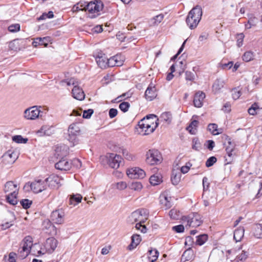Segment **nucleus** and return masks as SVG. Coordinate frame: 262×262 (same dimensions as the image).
Here are the masks:
<instances>
[{"mask_svg":"<svg viewBox=\"0 0 262 262\" xmlns=\"http://www.w3.org/2000/svg\"><path fill=\"white\" fill-rule=\"evenodd\" d=\"M249 19L247 24H245L246 29H250L252 27L255 26L257 23V19L252 14H248Z\"/></svg>","mask_w":262,"mask_h":262,"instance_id":"26","label":"nucleus"},{"mask_svg":"<svg viewBox=\"0 0 262 262\" xmlns=\"http://www.w3.org/2000/svg\"><path fill=\"white\" fill-rule=\"evenodd\" d=\"M96 61L98 66L103 69L107 67V57L102 53H99L96 56Z\"/></svg>","mask_w":262,"mask_h":262,"instance_id":"23","label":"nucleus"},{"mask_svg":"<svg viewBox=\"0 0 262 262\" xmlns=\"http://www.w3.org/2000/svg\"><path fill=\"white\" fill-rule=\"evenodd\" d=\"M163 18H164V15L162 14H160L159 15L156 16L155 17H154L152 18V20H154L153 24L155 25H157V24L161 23L162 21V20H163Z\"/></svg>","mask_w":262,"mask_h":262,"instance_id":"59","label":"nucleus"},{"mask_svg":"<svg viewBox=\"0 0 262 262\" xmlns=\"http://www.w3.org/2000/svg\"><path fill=\"white\" fill-rule=\"evenodd\" d=\"M47 186L51 188H54L58 187V184L60 183V179L58 176L54 174L51 175L48 178L46 179Z\"/></svg>","mask_w":262,"mask_h":262,"instance_id":"17","label":"nucleus"},{"mask_svg":"<svg viewBox=\"0 0 262 262\" xmlns=\"http://www.w3.org/2000/svg\"><path fill=\"white\" fill-rule=\"evenodd\" d=\"M41 106H33L30 107L24 111V117L27 120H33L39 118Z\"/></svg>","mask_w":262,"mask_h":262,"instance_id":"12","label":"nucleus"},{"mask_svg":"<svg viewBox=\"0 0 262 262\" xmlns=\"http://www.w3.org/2000/svg\"><path fill=\"white\" fill-rule=\"evenodd\" d=\"M18 187L13 181L7 182L4 186V191L6 193V199L8 202L12 204L15 205L17 203V195L18 191Z\"/></svg>","mask_w":262,"mask_h":262,"instance_id":"4","label":"nucleus"},{"mask_svg":"<svg viewBox=\"0 0 262 262\" xmlns=\"http://www.w3.org/2000/svg\"><path fill=\"white\" fill-rule=\"evenodd\" d=\"M130 106L128 102H123L119 105V108L123 112H126L128 111V109Z\"/></svg>","mask_w":262,"mask_h":262,"instance_id":"57","label":"nucleus"},{"mask_svg":"<svg viewBox=\"0 0 262 262\" xmlns=\"http://www.w3.org/2000/svg\"><path fill=\"white\" fill-rule=\"evenodd\" d=\"M93 112L94 111L92 109H89L88 110L84 111L83 113V118L86 119L90 118Z\"/></svg>","mask_w":262,"mask_h":262,"instance_id":"62","label":"nucleus"},{"mask_svg":"<svg viewBox=\"0 0 262 262\" xmlns=\"http://www.w3.org/2000/svg\"><path fill=\"white\" fill-rule=\"evenodd\" d=\"M248 256V253L245 251H242V252L241 254H239L238 255L236 256L237 258L243 261L245 260Z\"/></svg>","mask_w":262,"mask_h":262,"instance_id":"60","label":"nucleus"},{"mask_svg":"<svg viewBox=\"0 0 262 262\" xmlns=\"http://www.w3.org/2000/svg\"><path fill=\"white\" fill-rule=\"evenodd\" d=\"M65 213L62 209L53 211L51 215L52 221L57 224H61L64 222Z\"/></svg>","mask_w":262,"mask_h":262,"instance_id":"14","label":"nucleus"},{"mask_svg":"<svg viewBox=\"0 0 262 262\" xmlns=\"http://www.w3.org/2000/svg\"><path fill=\"white\" fill-rule=\"evenodd\" d=\"M112 186L114 188H116L119 190H123L126 188L127 184L125 182L120 181L113 184Z\"/></svg>","mask_w":262,"mask_h":262,"instance_id":"37","label":"nucleus"},{"mask_svg":"<svg viewBox=\"0 0 262 262\" xmlns=\"http://www.w3.org/2000/svg\"><path fill=\"white\" fill-rule=\"evenodd\" d=\"M171 197L167 196L165 194H163L160 196V202L162 205V207L165 209L170 208L172 206Z\"/></svg>","mask_w":262,"mask_h":262,"instance_id":"21","label":"nucleus"},{"mask_svg":"<svg viewBox=\"0 0 262 262\" xmlns=\"http://www.w3.org/2000/svg\"><path fill=\"white\" fill-rule=\"evenodd\" d=\"M201 145L198 138H194L192 140V148L195 150H199Z\"/></svg>","mask_w":262,"mask_h":262,"instance_id":"49","label":"nucleus"},{"mask_svg":"<svg viewBox=\"0 0 262 262\" xmlns=\"http://www.w3.org/2000/svg\"><path fill=\"white\" fill-rule=\"evenodd\" d=\"M210 183L207 177H204L203 179V186L204 191H207L209 188Z\"/></svg>","mask_w":262,"mask_h":262,"instance_id":"58","label":"nucleus"},{"mask_svg":"<svg viewBox=\"0 0 262 262\" xmlns=\"http://www.w3.org/2000/svg\"><path fill=\"white\" fill-rule=\"evenodd\" d=\"M224 85V81L221 80L220 79H217L214 82V83L213 85V88L215 90L219 91L222 88H223Z\"/></svg>","mask_w":262,"mask_h":262,"instance_id":"45","label":"nucleus"},{"mask_svg":"<svg viewBox=\"0 0 262 262\" xmlns=\"http://www.w3.org/2000/svg\"><path fill=\"white\" fill-rule=\"evenodd\" d=\"M197 239L196 240L195 243L196 244L202 246L203 245L205 242L207 240L208 236L207 234H202L196 237Z\"/></svg>","mask_w":262,"mask_h":262,"instance_id":"38","label":"nucleus"},{"mask_svg":"<svg viewBox=\"0 0 262 262\" xmlns=\"http://www.w3.org/2000/svg\"><path fill=\"white\" fill-rule=\"evenodd\" d=\"M86 8V3H81L79 2L76 5H75L73 8L72 10L74 12H76L79 11H86L85 10Z\"/></svg>","mask_w":262,"mask_h":262,"instance_id":"32","label":"nucleus"},{"mask_svg":"<svg viewBox=\"0 0 262 262\" xmlns=\"http://www.w3.org/2000/svg\"><path fill=\"white\" fill-rule=\"evenodd\" d=\"M146 162L150 165L157 164L160 163L162 159L161 155L156 149H150L146 154Z\"/></svg>","mask_w":262,"mask_h":262,"instance_id":"11","label":"nucleus"},{"mask_svg":"<svg viewBox=\"0 0 262 262\" xmlns=\"http://www.w3.org/2000/svg\"><path fill=\"white\" fill-rule=\"evenodd\" d=\"M129 188L135 191H140L143 186L141 182H134L129 186Z\"/></svg>","mask_w":262,"mask_h":262,"instance_id":"42","label":"nucleus"},{"mask_svg":"<svg viewBox=\"0 0 262 262\" xmlns=\"http://www.w3.org/2000/svg\"><path fill=\"white\" fill-rule=\"evenodd\" d=\"M169 215L171 219L178 220L180 217V212L176 209H172L169 212Z\"/></svg>","mask_w":262,"mask_h":262,"instance_id":"47","label":"nucleus"},{"mask_svg":"<svg viewBox=\"0 0 262 262\" xmlns=\"http://www.w3.org/2000/svg\"><path fill=\"white\" fill-rule=\"evenodd\" d=\"M121 159L119 155L114 153H108L105 156L101 157V162L103 165L106 164L110 167L117 169L119 167Z\"/></svg>","mask_w":262,"mask_h":262,"instance_id":"6","label":"nucleus"},{"mask_svg":"<svg viewBox=\"0 0 262 262\" xmlns=\"http://www.w3.org/2000/svg\"><path fill=\"white\" fill-rule=\"evenodd\" d=\"M54 132V129L53 126L49 125H43L39 130L36 132L39 136H50Z\"/></svg>","mask_w":262,"mask_h":262,"instance_id":"19","label":"nucleus"},{"mask_svg":"<svg viewBox=\"0 0 262 262\" xmlns=\"http://www.w3.org/2000/svg\"><path fill=\"white\" fill-rule=\"evenodd\" d=\"M262 112V109H260L257 107L256 104H253L249 109L248 113L251 115H254L256 114L260 113Z\"/></svg>","mask_w":262,"mask_h":262,"instance_id":"39","label":"nucleus"},{"mask_svg":"<svg viewBox=\"0 0 262 262\" xmlns=\"http://www.w3.org/2000/svg\"><path fill=\"white\" fill-rule=\"evenodd\" d=\"M159 256V252L156 249H151L148 251V259L151 262H155L158 258Z\"/></svg>","mask_w":262,"mask_h":262,"instance_id":"31","label":"nucleus"},{"mask_svg":"<svg viewBox=\"0 0 262 262\" xmlns=\"http://www.w3.org/2000/svg\"><path fill=\"white\" fill-rule=\"evenodd\" d=\"M181 174L180 172L175 173L173 171L172 176L171 178V180L172 183L174 185H177L180 182V181L181 180Z\"/></svg>","mask_w":262,"mask_h":262,"instance_id":"36","label":"nucleus"},{"mask_svg":"<svg viewBox=\"0 0 262 262\" xmlns=\"http://www.w3.org/2000/svg\"><path fill=\"white\" fill-rule=\"evenodd\" d=\"M125 159L128 161H133L135 159V156L126 149H121V151Z\"/></svg>","mask_w":262,"mask_h":262,"instance_id":"33","label":"nucleus"},{"mask_svg":"<svg viewBox=\"0 0 262 262\" xmlns=\"http://www.w3.org/2000/svg\"><path fill=\"white\" fill-rule=\"evenodd\" d=\"M185 74L186 80L193 81L195 79V75L193 73L187 71L185 72Z\"/></svg>","mask_w":262,"mask_h":262,"instance_id":"50","label":"nucleus"},{"mask_svg":"<svg viewBox=\"0 0 262 262\" xmlns=\"http://www.w3.org/2000/svg\"><path fill=\"white\" fill-rule=\"evenodd\" d=\"M254 235L257 238H262V225L257 224L254 229Z\"/></svg>","mask_w":262,"mask_h":262,"instance_id":"41","label":"nucleus"},{"mask_svg":"<svg viewBox=\"0 0 262 262\" xmlns=\"http://www.w3.org/2000/svg\"><path fill=\"white\" fill-rule=\"evenodd\" d=\"M13 141L17 143H26L28 141L27 138H24L20 135H16L13 137Z\"/></svg>","mask_w":262,"mask_h":262,"instance_id":"46","label":"nucleus"},{"mask_svg":"<svg viewBox=\"0 0 262 262\" xmlns=\"http://www.w3.org/2000/svg\"><path fill=\"white\" fill-rule=\"evenodd\" d=\"M58 241L54 237H50L47 239L45 244L46 251L49 253H53L56 248Z\"/></svg>","mask_w":262,"mask_h":262,"instance_id":"15","label":"nucleus"},{"mask_svg":"<svg viewBox=\"0 0 262 262\" xmlns=\"http://www.w3.org/2000/svg\"><path fill=\"white\" fill-rule=\"evenodd\" d=\"M103 5L100 1L91 2L86 4L85 10L89 12L90 18H95L100 15V11L103 9Z\"/></svg>","mask_w":262,"mask_h":262,"instance_id":"7","label":"nucleus"},{"mask_svg":"<svg viewBox=\"0 0 262 262\" xmlns=\"http://www.w3.org/2000/svg\"><path fill=\"white\" fill-rule=\"evenodd\" d=\"M205 94L202 91L197 92L194 97L193 104L196 107H201L203 106Z\"/></svg>","mask_w":262,"mask_h":262,"instance_id":"18","label":"nucleus"},{"mask_svg":"<svg viewBox=\"0 0 262 262\" xmlns=\"http://www.w3.org/2000/svg\"><path fill=\"white\" fill-rule=\"evenodd\" d=\"M172 230L175 231L177 233H181L184 231V227L182 225L175 226L172 227Z\"/></svg>","mask_w":262,"mask_h":262,"instance_id":"61","label":"nucleus"},{"mask_svg":"<svg viewBox=\"0 0 262 262\" xmlns=\"http://www.w3.org/2000/svg\"><path fill=\"white\" fill-rule=\"evenodd\" d=\"M126 174L131 179H143L145 176V172L139 167H134L126 170Z\"/></svg>","mask_w":262,"mask_h":262,"instance_id":"13","label":"nucleus"},{"mask_svg":"<svg viewBox=\"0 0 262 262\" xmlns=\"http://www.w3.org/2000/svg\"><path fill=\"white\" fill-rule=\"evenodd\" d=\"M202 15V8L200 6H196L188 13L186 18V23L190 29H193L198 25Z\"/></svg>","mask_w":262,"mask_h":262,"instance_id":"3","label":"nucleus"},{"mask_svg":"<svg viewBox=\"0 0 262 262\" xmlns=\"http://www.w3.org/2000/svg\"><path fill=\"white\" fill-rule=\"evenodd\" d=\"M226 139L227 141V143H224V145L225 146L226 151L228 156L229 157H231L234 153H233L234 151L235 148V144L231 141V139L229 138V137L226 136Z\"/></svg>","mask_w":262,"mask_h":262,"instance_id":"22","label":"nucleus"},{"mask_svg":"<svg viewBox=\"0 0 262 262\" xmlns=\"http://www.w3.org/2000/svg\"><path fill=\"white\" fill-rule=\"evenodd\" d=\"M183 220L186 222V227H197L200 226L203 222L201 215L198 213H191L187 216H184Z\"/></svg>","mask_w":262,"mask_h":262,"instance_id":"8","label":"nucleus"},{"mask_svg":"<svg viewBox=\"0 0 262 262\" xmlns=\"http://www.w3.org/2000/svg\"><path fill=\"white\" fill-rule=\"evenodd\" d=\"M68 140L72 143L73 146L78 144V137L81 135V130L79 124L73 123L68 128Z\"/></svg>","mask_w":262,"mask_h":262,"instance_id":"5","label":"nucleus"},{"mask_svg":"<svg viewBox=\"0 0 262 262\" xmlns=\"http://www.w3.org/2000/svg\"><path fill=\"white\" fill-rule=\"evenodd\" d=\"M198 121L197 120L192 121L189 126L187 128V130L189 131L192 134L195 133L196 127L198 124Z\"/></svg>","mask_w":262,"mask_h":262,"instance_id":"44","label":"nucleus"},{"mask_svg":"<svg viewBox=\"0 0 262 262\" xmlns=\"http://www.w3.org/2000/svg\"><path fill=\"white\" fill-rule=\"evenodd\" d=\"M217 161V159L214 157H211L208 158L206 162V166L207 167H209L212 166Z\"/></svg>","mask_w":262,"mask_h":262,"instance_id":"52","label":"nucleus"},{"mask_svg":"<svg viewBox=\"0 0 262 262\" xmlns=\"http://www.w3.org/2000/svg\"><path fill=\"white\" fill-rule=\"evenodd\" d=\"M244 235V229L243 228H239L235 230L234 232V239L236 241H240Z\"/></svg>","mask_w":262,"mask_h":262,"instance_id":"29","label":"nucleus"},{"mask_svg":"<svg viewBox=\"0 0 262 262\" xmlns=\"http://www.w3.org/2000/svg\"><path fill=\"white\" fill-rule=\"evenodd\" d=\"M55 167L56 169L60 170H69L72 167V163L67 159L62 158L55 164Z\"/></svg>","mask_w":262,"mask_h":262,"instance_id":"16","label":"nucleus"},{"mask_svg":"<svg viewBox=\"0 0 262 262\" xmlns=\"http://www.w3.org/2000/svg\"><path fill=\"white\" fill-rule=\"evenodd\" d=\"M82 198V196L79 194H73L70 198V204L75 206L81 202Z\"/></svg>","mask_w":262,"mask_h":262,"instance_id":"30","label":"nucleus"},{"mask_svg":"<svg viewBox=\"0 0 262 262\" xmlns=\"http://www.w3.org/2000/svg\"><path fill=\"white\" fill-rule=\"evenodd\" d=\"M141 241V238L138 234H134L132 236V242L128 246V248L131 250L137 247Z\"/></svg>","mask_w":262,"mask_h":262,"instance_id":"25","label":"nucleus"},{"mask_svg":"<svg viewBox=\"0 0 262 262\" xmlns=\"http://www.w3.org/2000/svg\"><path fill=\"white\" fill-rule=\"evenodd\" d=\"M36 40H38L40 42V45H44L45 47H47L48 46V42L50 41L49 37H45L43 38L38 37L36 38Z\"/></svg>","mask_w":262,"mask_h":262,"instance_id":"55","label":"nucleus"},{"mask_svg":"<svg viewBox=\"0 0 262 262\" xmlns=\"http://www.w3.org/2000/svg\"><path fill=\"white\" fill-rule=\"evenodd\" d=\"M32 238L30 236H27L23 239L21 242L22 247L27 248V250L30 252L31 248L33 245Z\"/></svg>","mask_w":262,"mask_h":262,"instance_id":"27","label":"nucleus"},{"mask_svg":"<svg viewBox=\"0 0 262 262\" xmlns=\"http://www.w3.org/2000/svg\"><path fill=\"white\" fill-rule=\"evenodd\" d=\"M193 256V251L191 249H188L183 253L182 255V259L185 261H188L191 260Z\"/></svg>","mask_w":262,"mask_h":262,"instance_id":"34","label":"nucleus"},{"mask_svg":"<svg viewBox=\"0 0 262 262\" xmlns=\"http://www.w3.org/2000/svg\"><path fill=\"white\" fill-rule=\"evenodd\" d=\"M131 95L130 94H129L128 93H124L122 95L118 96L117 98H116L115 100L116 101L119 102L122 100V99H125L126 98H129L130 97Z\"/></svg>","mask_w":262,"mask_h":262,"instance_id":"63","label":"nucleus"},{"mask_svg":"<svg viewBox=\"0 0 262 262\" xmlns=\"http://www.w3.org/2000/svg\"><path fill=\"white\" fill-rule=\"evenodd\" d=\"M157 96L156 89L154 85H149L145 92V97L148 101H151Z\"/></svg>","mask_w":262,"mask_h":262,"instance_id":"20","label":"nucleus"},{"mask_svg":"<svg viewBox=\"0 0 262 262\" xmlns=\"http://www.w3.org/2000/svg\"><path fill=\"white\" fill-rule=\"evenodd\" d=\"M46 180H35L31 183H28L25 185L24 188L30 187L35 193H39L45 190L47 188Z\"/></svg>","mask_w":262,"mask_h":262,"instance_id":"10","label":"nucleus"},{"mask_svg":"<svg viewBox=\"0 0 262 262\" xmlns=\"http://www.w3.org/2000/svg\"><path fill=\"white\" fill-rule=\"evenodd\" d=\"M72 163V165H73L74 167L79 168L81 167V162L78 159H74L73 160Z\"/></svg>","mask_w":262,"mask_h":262,"instance_id":"64","label":"nucleus"},{"mask_svg":"<svg viewBox=\"0 0 262 262\" xmlns=\"http://www.w3.org/2000/svg\"><path fill=\"white\" fill-rule=\"evenodd\" d=\"M253 58L254 54L251 51L246 52L243 56V59L246 62H249L253 60Z\"/></svg>","mask_w":262,"mask_h":262,"instance_id":"43","label":"nucleus"},{"mask_svg":"<svg viewBox=\"0 0 262 262\" xmlns=\"http://www.w3.org/2000/svg\"><path fill=\"white\" fill-rule=\"evenodd\" d=\"M148 212L145 209L137 210L133 212L128 217V222L132 224L139 221L135 227L137 230H140L142 233H146L147 229L145 225H142L147 219Z\"/></svg>","mask_w":262,"mask_h":262,"instance_id":"2","label":"nucleus"},{"mask_svg":"<svg viewBox=\"0 0 262 262\" xmlns=\"http://www.w3.org/2000/svg\"><path fill=\"white\" fill-rule=\"evenodd\" d=\"M8 30L12 33L18 32L20 30V25L18 24L11 25L9 26Z\"/></svg>","mask_w":262,"mask_h":262,"instance_id":"51","label":"nucleus"},{"mask_svg":"<svg viewBox=\"0 0 262 262\" xmlns=\"http://www.w3.org/2000/svg\"><path fill=\"white\" fill-rule=\"evenodd\" d=\"M2 166L8 168L15 162L18 158V155L15 151L8 150L5 153L2 157Z\"/></svg>","mask_w":262,"mask_h":262,"instance_id":"9","label":"nucleus"},{"mask_svg":"<svg viewBox=\"0 0 262 262\" xmlns=\"http://www.w3.org/2000/svg\"><path fill=\"white\" fill-rule=\"evenodd\" d=\"M162 176L160 174L151 176L149 178V182L152 185H157L162 182Z\"/></svg>","mask_w":262,"mask_h":262,"instance_id":"28","label":"nucleus"},{"mask_svg":"<svg viewBox=\"0 0 262 262\" xmlns=\"http://www.w3.org/2000/svg\"><path fill=\"white\" fill-rule=\"evenodd\" d=\"M227 253L228 255H227V260L229 259L230 262H231L233 259H235L236 256L234 250H229L227 251Z\"/></svg>","mask_w":262,"mask_h":262,"instance_id":"54","label":"nucleus"},{"mask_svg":"<svg viewBox=\"0 0 262 262\" xmlns=\"http://www.w3.org/2000/svg\"><path fill=\"white\" fill-rule=\"evenodd\" d=\"M217 125L216 124H209L208 126V129L210 131L213 135H216L219 134V133L217 132Z\"/></svg>","mask_w":262,"mask_h":262,"instance_id":"48","label":"nucleus"},{"mask_svg":"<svg viewBox=\"0 0 262 262\" xmlns=\"http://www.w3.org/2000/svg\"><path fill=\"white\" fill-rule=\"evenodd\" d=\"M156 118L155 115H150V116H147L146 118L141 120L138 123V134L145 136L154 132L158 125V123L157 122L158 120H156Z\"/></svg>","mask_w":262,"mask_h":262,"instance_id":"1","label":"nucleus"},{"mask_svg":"<svg viewBox=\"0 0 262 262\" xmlns=\"http://www.w3.org/2000/svg\"><path fill=\"white\" fill-rule=\"evenodd\" d=\"M18 252L19 256L21 259H24L26 258L30 253V252L27 250V248H23V247L19 249Z\"/></svg>","mask_w":262,"mask_h":262,"instance_id":"40","label":"nucleus"},{"mask_svg":"<svg viewBox=\"0 0 262 262\" xmlns=\"http://www.w3.org/2000/svg\"><path fill=\"white\" fill-rule=\"evenodd\" d=\"M72 94L73 97L78 100L84 99L85 95L83 90L77 85H75L72 90Z\"/></svg>","mask_w":262,"mask_h":262,"instance_id":"24","label":"nucleus"},{"mask_svg":"<svg viewBox=\"0 0 262 262\" xmlns=\"http://www.w3.org/2000/svg\"><path fill=\"white\" fill-rule=\"evenodd\" d=\"M32 201L29 199H23L20 201V204L25 209L29 208L32 204Z\"/></svg>","mask_w":262,"mask_h":262,"instance_id":"53","label":"nucleus"},{"mask_svg":"<svg viewBox=\"0 0 262 262\" xmlns=\"http://www.w3.org/2000/svg\"><path fill=\"white\" fill-rule=\"evenodd\" d=\"M232 95L233 98L236 100L241 96V92L237 88H234L232 90Z\"/></svg>","mask_w":262,"mask_h":262,"instance_id":"56","label":"nucleus"},{"mask_svg":"<svg viewBox=\"0 0 262 262\" xmlns=\"http://www.w3.org/2000/svg\"><path fill=\"white\" fill-rule=\"evenodd\" d=\"M117 56H114L110 59L107 58V67H114L120 66L121 65V62H116V58Z\"/></svg>","mask_w":262,"mask_h":262,"instance_id":"35","label":"nucleus"}]
</instances>
